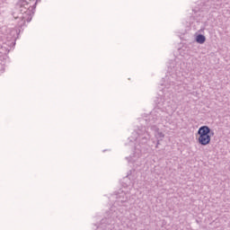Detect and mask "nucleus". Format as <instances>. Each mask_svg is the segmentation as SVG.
Masks as SVG:
<instances>
[{"instance_id": "6", "label": "nucleus", "mask_w": 230, "mask_h": 230, "mask_svg": "<svg viewBox=\"0 0 230 230\" xmlns=\"http://www.w3.org/2000/svg\"><path fill=\"white\" fill-rule=\"evenodd\" d=\"M161 141H163V140H156L155 148H159V146L161 145Z\"/></svg>"}, {"instance_id": "7", "label": "nucleus", "mask_w": 230, "mask_h": 230, "mask_svg": "<svg viewBox=\"0 0 230 230\" xmlns=\"http://www.w3.org/2000/svg\"><path fill=\"white\" fill-rule=\"evenodd\" d=\"M214 134H215V133L212 131V132H211V136H213Z\"/></svg>"}, {"instance_id": "3", "label": "nucleus", "mask_w": 230, "mask_h": 230, "mask_svg": "<svg viewBox=\"0 0 230 230\" xmlns=\"http://www.w3.org/2000/svg\"><path fill=\"white\" fill-rule=\"evenodd\" d=\"M151 130L154 132L156 140H164V133L157 126H151Z\"/></svg>"}, {"instance_id": "2", "label": "nucleus", "mask_w": 230, "mask_h": 230, "mask_svg": "<svg viewBox=\"0 0 230 230\" xmlns=\"http://www.w3.org/2000/svg\"><path fill=\"white\" fill-rule=\"evenodd\" d=\"M198 142L201 146H207L211 143V128L208 126H201L198 130Z\"/></svg>"}, {"instance_id": "5", "label": "nucleus", "mask_w": 230, "mask_h": 230, "mask_svg": "<svg viewBox=\"0 0 230 230\" xmlns=\"http://www.w3.org/2000/svg\"><path fill=\"white\" fill-rule=\"evenodd\" d=\"M196 41L199 44H204L206 42V36H204L202 34L198 35L196 38Z\"/></svg>"}, {"instance_id": "1", "label": "nucleus", "mask_w": 230, "mask_h": 230, "mask_svg": "<svg viewBox=\"0 0 230 230\" xmlns=\"http://www.w3.org/2000/svg\"><path fill=\"white\" fill-rule=\"evenodd\" d=\"M33 0H18L16 8L19 12L18 19H22L23 22H31V17L35 13V9L37 8V3H40V0H36V2L31 5Z\"/></svg>"}, {"instance_id": "4", "label": "nucleus", "mask_w": 230, "mask_h": 230, "mask_svg": "<svg viewBox=\"0 0 230 230\" xmlns=\"http://www.w3.org/2000/svg\"><path fill=\"white\" fill-rule=\"evenodd\" d=\"M137 134H138L139 139L145 140V143L150 139V133L146 131L145 128H143L142 130H138Z\"/></svg>"}]
</instances>
